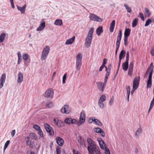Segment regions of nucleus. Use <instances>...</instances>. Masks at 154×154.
I'll return each instance as SVG.
<instances>
[{"instance_id":"obj_3","label":"nucleus","mask_w":154,"mask_h":154,"mask_svg":"<svg viewBox=\"0 0 154 154\" xmlns=\"http://www.w3.org/2000/svg\"><path fill=\"white\" fill-rule=\"evenodd\" d=\"M122 36V31L119 30V32L117 36V41L116 43V50L115 55H117L118 50L119 48Z\"/></svg>"},{"instance_id":"obj_25","label":"nucleus","mask_w":154,"mask_h":154,"mask_svg":"<svg viewBox=\"0 0 154 154\" xmlns=\"http://www.w3.org/2000/svg\"><path fill=\"white\" fill-rule=\"evenodd\" d=\"M115 21L114 20H113L111 23L109 31L111 32H113L115 26Z\"/></svg>"},{"instance_id":"obj_1","label":"nucleus","mask_w":154,"mask_h":154,"mask_svg":"<svg viewBox=\"0 0 154 154\" xmlns=\"http://www.w3.org/2000/svg\"><path fill=\"white\" fill-rule=\"evenodd\" d=\"M94 30V28H92L89 31L86 36L85 42V45L87 48H89L91 46Z\"/></svg>"},{"instance_id":"obj_28","label":"nucleus","mask_w":154,"mask_h":154,"mask_svg":"<svg viewBox=\"0 0 154 154\" xmlns=\"http://www.w3.org/2000/svg\"><path fill=\"white\" fill-rule=\"evenodd\" d=\"M103 32V27L102 26L98 27L96 30V33L97 35L99 36Z\"/></svg>"},{"instance_id":"obj_52","label":"nucleus","mask_w":154,"mask_h":154,"mask_svg":"<svg viewBox=\"0 0 154 154\" xmlns=\"http://www.w3.org/2000/svg\"><path fill=\"white\" fill-rule=\"evenodd\" d=\"M38 131V134L40 135V137H43V134L42 130L41 129Z\"/></svg>"},{"instance_id":"obj_24","label":"nucleus","mask_w":154,"mask_h":154,"mask_svg":"<svg viewBox=\"0 0 154 154\" xmlns=\"http://www.w3.org/2000/svg\"><path fill=\"white\" fill-rule=\"evenodd\" d=\"M26 5H25L23 7H21L17 5V8L20 11L21 13L24 14L25 12V9L26 8Z\"/></svg>"},{"instance_id":"obj_36","label":"nucleus","mask_w":154,"mask_h":154,"mask_svg":"<svg viewBox=\"0 0 154 154\" xmlns=\"http://www.w3.org/2000/svg\"><path fill=\"white\" fill-rule=\"evenodd\" d=\"M141 132H142V129L141 128H139L137 129V131L135 133V136H138L141 133Z\"/></svg>"},{"instance_id":"obj_6","label":"nucleus","mask_w":154,"mask_h":154,"mask_svg":"<svg viewBox=\"0 0 154 154\" xmlns=\"http://www.w3.org/2000/svg\"><path fill=\"white\" fill-rule=\"evenodd\" d=\"M89 17L91 20L93 21L101 22L103 20L102 19L93 13H91L90 14Z\"/></svg>"},{"instance_id":"obj_40","label":"nucleus","mask_w":154,"mask_h":154,"mask_svg":"<svg viewBox=\"0 0 154 154\" xmlns=\"http://www.w3.org/2000/svg\"><path fill=\"white\" fill-rule=\"evenodd\" d=\"M10 143V141L9 140H7L6 142L5 143L4 147V152L5 151V150L8 147V145Z\"/></svg>"},{"instance_id":"obj_58","label":"nucleus","mask_w":154,"mask_h":154,"mask_svg":"<svg viewBox=\"0 0 154 154\" xmlns=\"http://www.w3.org/2000/svg\"><path fill=\"white\" fill-rule=\"evenodd\" d=\"M129 53L128 51L127 52V54L126 57L125 61H128L129 60Z\"/></svg>"},{"instance_id":"obj_35","label":"nucleus","mask_w":154,"mask_h":154,"mask_svg":"<svg viewBox=\"0 0 154 154\" xmlns=\"http://www.w3.org/2000/svg\"><path fill=\"white\" fill-rule=\"evenodd\" d=\"M72 118H68L66 119L65 120L64 122L65 123L69 124H71Z\"/></svg>"},{"instance_id":"obj_2","label":"nucleus","mask_w":154,"mask_h":154,"mask_svg":"<svg viewBox=\"0 0 154 154\" xmlns=\"http://www.w3.org/2000/svg\"><path fill=\"white\" fill-rule=\"evenodd\" d=\"M140 81V77L136 76L134 78L133 82V89H132L131 94L132 95L133 93L138 88Z\"/></svg>"},{"instance_id":"obj_27","label":"nucleus","mask_w":154,"mask_h":154,"mask_svg":"<svg viewBox=\"0 0 154 154\" xmlns=\"http://www.w3.org/2000/svg\"><path fill=\"white\" fill-rule=\"evenodd\" d=\"M144 10V15L145 17H149L151 14V13L150 12L149 9L147 8H145Z\"/></svg>"},{"instance_id":"obj_44","label":"nucleus","mask_w":154,"mask_h":154,"mask_svg":"<svg viewBox=\"0 0 154 154\" xmlns=\"http://www.w3.org/2000/svg\"><path fill=\"white\" fill-rule=\"evenodd\" d=\"M33 128L36 130L38 131L41 130L40 127L37 125H33Z\"/></svg>"},{"instance_id":"obj_53","label":"nucleus","mask_w":154,"mask_h":154,"mask_svg":"<svg viewBox=\"0 0 154 154\" xmlns=\"http://www.w3.org/2000/svg\"><path fill=\"white\" fill-rule=\"evenodd\" d=\"M61 121L60 120L58 121L57 122V123L56 124V125L58 127H60L61 126Z\"/></svg>"},{"instance_id":"obj_17","label":"nucleus","mask_w":154,"mask_h":154,"mask_svg":"<svg viewBox=\"0 0 154 154\" xmlns=\"http://www.w3.org/2000/svg\"><path fill=\"white\" fill-rule=\"evenodd\" d=\"M26 140V143L30 147L33 148L34 145V143H32L31 141L30 140V138L29 137H27L25 138Z\"/></svg>"},{"instance_id":"obj_46","label":"nucleus","mask_w":154,"mask_h":154,"mask_svg":"<svg viewBox=\"0 0 154 154\" xmlns=\"http://www.w3.org/2000/svg\"><path fill=\"white\" fill-rule=\"evenodd\" d=\"M56 154H60L61 152V148L60 147L58 146L56 148Z\"/></svg>"},{"instance_id":"obj_51","label":"nucleus","mask_w":154,"mask_h":154,"mask_svg":"<svg viewBox=\"0 0 154 154\" xmlns=\"http://www.w3.org/2000/svg\"><path fill=\"white\" fill-rule=\"evenodd\" d=\"M102 129L100 128H96L94 129V131L97 133H100Z\"/></svg>"},{"instance_id":"obj_49","label":"nucleus","mask_w":154,"mask_h":154,"mask_svg":"<svg viewBox=\"0 0 154 154\" xmlns=\"http://www.w3.org/2000/svg\"><path fill=\"white\" fill-rule=\"evenodd\" d=\"M106 97H101L100 98L99 102H100V103H102L105 100H106Z\"/></svg>"},{"instance_id":"obj_21","label":"nucleus","mask_w":154,"mask_h":154,"mask_svg":"<svg viewBox=\"0 0 154 154\" xmlns=\"http://www.w3.org/2000/svg\"><path fill=\"white\" fill-rule=\"evenodd\" d=\"M98 141L99 142L100 146L101 148L102 149H103L104 148L106 147V144H105L104 141L101 139H98Z\"/></svg>"},{"instance_id":"obj_62","label":"nucleus","mask_w":154,"mask_h":154,"mask_svg":"<svg viewBox=\"0 0 154 154\" xmlns=\"http://www.w3.org/2000/svg\"><path fill=\"white\" fill-rule=\"evenodd\" d=\"M108 77H105L104 80V82L103 83L104 84V85H106V84L107 82V80H108Z\"/></svg>"},{"instance_id":"obj_61","label":"nucleus","mask_w":154,"mask_h":154,"mask_svg":"<svg viewBox=\"0 0 154 154\" xmlns=\"http://www.w3.org/2000/svg\"><path fill=\"white\" fill-rule=\"evenodd\" d=\"M94 118H90L88 121V122L90 123H92L93 122H94Z\"/></svg>"},{"instance_id":"obj_26","label":"nucleus","mask_w":154,"mask_h":154,"mask_svg":"<svg viewBox=\"0 0 154 154\" xmlns=\"http://www.w3.org/2000/svg\"><path fill=\"white\" fill-rule=\"evenodd\" d=\"M131 30L129 28H126L124 32V37H128L131 33Z\"/></svg>"},{"instance_id":"obj_33","label":"nucleus","mask_w":154,"mask_h":154,"mask_svg":"<svg viewBox=\"0 0 154 154\" xmlns=\"http://www.w3.org/2000/svg\"><path fill=\"white\" fill-rule=\"evenodd\" d=\"M79 143L81 145H84L85 141L83 139H82L81 137H80L79 139L78 140Z\"/></svg>"},{"instance_id":"obj_63","label":"nucleus","mask_w":154,"mask_h":154,"mask_svg":"<svg viewBox=\"0 0 154 154\" xmlns=\"http://www.w3.org/2000/svg\"><path fill=\"white\" fill-rule=\"evenodd\" d=\"M100 134L103 137H104L105 136V133H104V132H103V130H102L101 131H100Z\"/></svg>"},{"instance_id":"obj_59","label":"nucleus","mask_w":154,"mask_h":154,"mask_svg":"<svg viewBox=\"0 0 154 154\" xmlns=\"http://www.w3.org/2000/svg\"><path fill=\"white\" fill-rule=\"evenodd\" d=\"M73 151L74 154H81L79 151H76L75 149H73Z\"/></svg>"},{"instance_id":"obj_15","label":"nucleus","mask_w":154,"mask_h":154,"mask_svg":"<svg viewBox=\"0 0 154 154\" xmlns=\"http://www.w3.org/2000/svg\"><path fill=\"white\" fill-rule=\"evenodd\" d=\"M23 74L20 72H19L18 74L17 82L18 83H22L23 81Z\"/></svg>"},{"instance_id":"obj_64","label":"nucleus","mask_w":154,"mask_h":154,"mask_svg":"<svg viewBox=\"0 0 154 154\" xmlns=\"http://www.w3.org/2000/svg\"><path fill=\"white\" fill-rule=\"evenodd\" d=\"M15 130H13L11 132V135L12 137H13L15 134Z\"/></svg>"},{"instance_id":"obj_13","label":"nucleus","mask_w":154,"mask_h":154,"mask_svg":"<svg viewBox=\"0 0 154 154\" xmlns=\"http://www.w3.org/2000/svg\"><path fill=\"white\" fill-rule=\"evenodd\" d=\"M97 87L99 90L103 91L106 87V85H104L102 82H97L96 83Z\"/></svg>"},{"instance_id":"obj_30","label":"nucleus","mask_w":154,"mask_h":154,"mask_svg":"<svg viewBox=\"0 0 154 154\" xmlns=\"http://www.w3.org/2000/svg\"><path fill=\"white\" fill-rule=\"evenodd\" d=\"M5 37V33H2L0 35V43L3 42Z\"/></svg>"},{"instance_id":"obj_7","label":"nucleus","mask_w":154,"mask_h":154,"mask_svg":"<svg viewBox=\"0 0 154 154\" xmlns=\"http://www.w3.org/2000/svg\"><path fill=\"white\" fill-rule=\"evenodd\" d=\"M153 69H152L149 73L148 79L147 81V88H150L152 85V75L153 73Z\"/></svg>"},{"instance_id":"obj_4","label":"nucleus","mask_w":154,"mask_h":154,"mask_svg":"<svg viewBox=\"0 0 154 154\" xmlns=\"http://www.w3.org/2000/svg\"><path fill=\"white\" fill-rule=\"evenodd\" d=\"M50 49V47L48 46H46L44 48L41 57V59L42 60H45L47 58Z\"/></svg>"},{"instance_id":"obj_55","label":"nucleus","mask_w":154,"mask_h":154,"mask_svg":"<svg viewBox=\"0 0 154 154\" xmlns=\"http://www.w3.org/2000/svg\"><path fill=\"white\" fill-rule=\"evenodd\" d=\"M77 122V121L76 119H72L71 124H76Z\"/></svg>"},{"instance_id":"obj_11","label":"nucleus","mask_w":154,"mask_h":154,"mask_svg":"<svg viewBox=\"0 0 154 154\" xmlns=\"http://www.w3.org/2000/svg\"><path fill=\"white\" fill-rule=\"evenodd\" d=\"M6 78V74L5 73L2 74L0 79V88H2L3 86V85L5 82Z\"/></svg>"},{"instance_id":"obj_43","label":"nucleus","mask_w":154,"mask_h":154,"mask_svg":"<svg viewBox=\"0 0 154 154\" xmlns=\"http://www.w3.org/2000/svg\"><path fill=\"white\" fill-rule=\"evenodd\" d=\"M67 73H65L63 75V77L62 83L63 84H65L66 83V78Z\"/></svg>"},{"instance_id":"obj_47","label":"nucleus","mask_w":154,"mask_h":154,"mask_svg":"<svg viewBox=\"0 0 154 154\" xmlns=\"http://www.w3.org/2000/svg\"><path fill=\"white\" fill-rule=\"evenodd\" d=\"M128 37H124V43L125 46L128 45Z\"/></svg>"},{"instance_id":"obj_5","label":"nucleus","mask_w":154,"mask_h":154,"mask_svg":"<svg viewBox=\"0 0 154 154\" xmlns=\"http://www.w3.org/2000/svg\"><path fill=\"white\" fill-rule=\"evenodd\" d=\"M82 56L81 54H79L76 57V67L78 70H79L82 63Z\"/></svg>"},{"instance_id":"obj_14","label":"nucleus","mask_w":154,"mask_h":154,"mask_svg":"<svg viewBox=\"0 0 154 154\" xmlns=\"http://www.w3.org/2000/svg\"><path fill=\"white\" fill-rule=\"evenodd\" d=\"M125 54L126 52L125 50H122L121 51L119 56V66L120 65L121 60L125 57Z\"/></svg>"},{"instance_id":"obj_10","label":"nucleus","mask_w":154,"mask_h":154,"mask_svg":"<svg viewBox=\"0 0 154 154\" xmlns=\"http://www.w3.org/2000/svg\"><path fill=\"white\" fill-rule=\"evenodd\" d=\"M85 114L84 111H82L80 114L79 119V125H81L85 121Z\"/></svg>"},{"instance_id":"obj_54","label":"nucleus","mask_w":154,"mask_h":154,"mask_svg":"<svg viewBox=\"0 0 154 154\" xmlns=\"http://www.w3.org/2000/svg\"><path fill=\"white\" fill-rule=\"evenodd\" d=\"M98 104L100 107L101 108H103L104 107V104L103 103L100 102H100L98 101Z\"/></svg>"},{"instance_id":"obj_16","label":"nucleus","mask_w":154,"mask_h":154,"mask_svg":"<svg viewBox=\"0 0 154 154\" xmlns=\"http://www.w3.org/2000/svg\"><path fill=\"white\" fill-rule=\"evenodd\" d=\"M56 141L57 144L60 146H62L64 143L63 140L59 137H57Z\"/></svg>"},{"instance_id":"obj_29","label":"nucleus","mask_w":154,"mask_h":154,"mask_svg":"<svg viewBox=\"0 0 154 154\" xmlns=\"http://www.w3.org/2000/svg\"><path fill=\"white\" fill-rule=\"evenodd\" d=\"M54 24L57 26H61L63 24L62 21L61 20L57 19L55 21Z\"/></svg>"},{"instance_id":"obj_23","label":"nucleus","mask_w":154,"mask_h":154,"mask_svg":"<svg viewBox=\"0 0 154 154\" xmlns=\"http://www.w3.org/2000/svg\"><path fill=\"white\" fill-rule=\"evenodd\" d=\"M75 38V36H73L72 38L68 39L66 42L65 44L66 45H69L72 44L74 41Z\"/></svg>"},{"instance_id":"obj_39","label":"nucleus","mask_w":154,"mask_h":154,"mask_svg":"<svg viewBox=\"0 0 154 154\" xmlns=\"http://www.w3.org/2000/svg\"><path fill=\"white\" fill-rule=\"evenodd\" d=\"M94 122L97 125L101 126L102 125L101 123L97 119H94Z\"/></svg>"},{"instance_id":"obj_41","label":"nucleus","mask_w":154,"mask_h":154,"mask_svg":"<svg viewBox=\"0 0 154 154\" xmlns=\"http://www.w3.org/2000/svg\"><path fill=\"white\" fill-rule=\"evenodd\" d=\"M29 135L30 136H31L32 139L36 140L37 138L36 135L34 133H31Z\"/></svg>"},{"instance_id":"obj_22","label":"nucleus","mask_w":154,"mask_h":154,"mask_svg":"<svg viewBox=\"0 0 154 154\" xmlns=\"http://www.w3.org/2000/svg\"><path fill=\"white\" fill-rule=\"evenodd\" d=\"M45 26V23L44 22L40 24L39 26L36 29V30L37 31H41L44 29Z\"/></svg>"},{"instance_id":"obj_31","label":"nucleus","mask_w":154,"mask_h":154,"mask_svg":"<svg viewBox=\"0 0 154 154\" xmlns=\"http://www.w3.org/2000/svg\"><path fill=\"white\" fill-rule=\"evenodd\" d=\"M138 21V19L137 18H136L133 20L132 23V27H134L137 26Z\"/></svg>"},{"instance_id":"obj_20","label":"nucleus","mask_w":154,"mask_h":154,"mask_svg":"<svg viewBox=\"0 0 154 154\" xmlns=\"http://www.w3.org/2000/svg\"><path fill=\"white\" fill-rule=\"evenodd\" d=\"M123 69L126 71L128 67V61H125V62L123 63L122 64Z\"/></svg>"},{"instance_id":"obj_60","label":"nucleus","mask_w":154,"mask_h":154,"mask_svg":"<svg viewBox=\"0 0 154 154\" xmlns=\"http://www.w3.org/2000/svg\"><path fill=\"white\" fill-rule=\"evenodd\" d=\"M10 1L12 8H14V0H10Z\"/></svg>"},{"instance_id":"obj_9","label":"nucleus","mask_w":154,"mask_h":154,"mask_svg":"<svg viewBox=\"0 0 154 154\" xmlns=\"http://www.w3.org/2000/svg\"><path fill=\"white\" fill-rule=\"evenodd\" d=\"M61 111L63 113H69L70 111V109L67 105H65L62 108Z\"/></svg>"},{"instance_id":"obj_19","label":"nucleus","mask_w":154,"mask_h":154,"mask_svg":"<svg viewBox=\"0 0 154 154\" xmlns=\"http://www.w3.org/2000/svg\"><path fill=\"white\" fill-rule=\"evenodd\" d=\"M87 141L89 145L92 148H94L96 146L95 142L90 138L87 139Z\"/></svg>"},{"instance_id":"obj_8","label":"nucleus","mask_w":154,"mask_h":154,"mask_svg":"<svg viewBox=\"0 0 154 154\" xmlns=\"http://www.w3.org/2000/svg\"><path fill=\"white\" fill-rule=\"evenodd\" d=\"M44 125L46 131L49 133V134L51 136L53 135L54 134V132L52 128L47 124L45 123Z\"/></svg>"},{"instance_id":"obj_32","label":"nucleus","mask_w":154,"mask_h":154,"mask_svg":"<svg viewBox=\"0 0 154 154\" xmlns=\"http://www.w3.org/2000/svg\"><path fill=\"white\" fill-rule=\"evenodd\" d=\"M124 6L125 7V9L127 10V12L129 13H131L132 11L131 8L129 7L127 4L124 5Z\"/></svg>"},{"instance_id":"obj_37","label":"nucleus","mask_w":154,"mask_h":154,"mask_svg":"<svg viewBox=\"0 0 154 154\" xmlns=\"http://www.w3.org/2000/svg\"><path fill=\"white\" fill-rule=\"evenodd\" d=\"M54 106V104L51 102H48L46 104V106L48 108H51Z\"/></svg>"},{"instance_id":"obj_38","label":"nucleus","mask_w":154,"mask_h":154,"mask_svg":"<svg viewBox=\"0 0 154 154\" xmlns=\"http://www.w3.org/2000/svg\"><path fill=\"white\" fill-rule=\"evenodd\" d=\"M94 150L96 153V154H100V152L99 150V148H97L96 147H95L94 148H93Z\"/></svg>"},{"instance_id":"obj_18","label":"nucleus","mask_w":154,"mask_h":154,"mask_svg":"<svg viewBox=\"0 0 154 154\" xmlns=\"http://www.w3.org/2000/svg\"><path fill=\"white\" fill-rule=\"evenodd\" d=\"M45 94L47 96H53L54 95L53 91L51 88L48 89L46 91Z\"/></svg>"},{"instance_id":"obj_34","label":"nucleus","mask_w":154,"mask_h":154,"mask_svg":"<svg viewBox=\"0 0 154 154\" xmlns=\"http://www.w3.org/2000/svg\"><path fill=\"white\" fill-rule=\"evenodd\" d=\"M88 151L89 152V154H95L94 152V150L90 146H88Z\"/></svg>"},{"instance_id":"obj_48","label":"nucleus","mask_w":154,"mask_h":154,"mask_svg":"<svg viewBox=\"0 0 154 154\" xmlns=\"http://www.w3.org/2000/svg\"><path fill=\"white\" fill-rule=\"evenodd\" d=\"M127 96H129L130 94V86H128L127 88Z\"/></svg>"},{"instance_id":"obj_12","label":"nucleus","mask_w":154,"mask_h":154,"mask_svg":"<svg viewBox=\"0 0 154 154\" xmlns=\"http://www.w3.org/2000/svg\"><path fill=\"white\" fill-rule=\"evenodd\" d=\"M134 68V63L132 62L130 63L128 70V75L131 76L133 74V69Z\"/></svg>"},{"instance_id":"obj_42","label":"nucleus","mask_w":154,"mask_h":154,"mask_svg":"<svg viewBox=\"0 0 154 154\" xmlns=\"http://www.w3.org/2000/svg\"><path fill=\"white\" fill-rule=\"evenodd\" d=\"M152 22L151 20V19H149L146 22L145 24V26H148L150 23Z\"/></svg>"},{"instance_id":"obj_57","label":"nucleus","mask_w":154,"mask_h":154,"mask_svg":"<svg viewBox=\"0 0 154 154\" xmlns=\"http://www.w3.org/2000/svg\"><path fill=\"white\" fill-rule=\"evenodd\" d=\"M114 98L113 97H112L111 99H110L109 101V104L110 105H112V103L114 101Z\"/></svg>"},{"instance_id":"obj_56","label":"nucleus","mask_w":154,"mask_h":154,"mask_svg":"<svg viewBox=\"0 0 154 154\" xmlns=\"http://www.w3.org/2000/svg\"><path fill=\"white\" fill-rule=\"evenodd\" d=\"M150 53L152 56H154V47L152 48L150 51Z\"/></svg>"},{"instance_id":"obj_45","label":"nucleus","mask_w":154,"mask_h":154,"mask_svg":"<svg viewBox=\"0 0 154 154\" xmlns=\"http://www.w3.org/2000/svg\"><path fill=\"white\" fill-rule=\"evenodd\" d=\"M29 57V55L27 54H24L23 55V58L24 60H26L28 59Z\"/></svg>"},{"instance_id":"obj_50","label":"nucleus","mask_w":154,"mask_h":154,"mask_svg":"<svg viewBox=\"0 0 154 154\" xmlns=\"http://www.w3.org/2000/svg\"><path fill=\"white\" fill-rule=\"evenodd\" d=\"M139 16L141 20L143 21H144V18L143 14L141 12H140L139 13Z\"/></svg>"}]
</instances>
